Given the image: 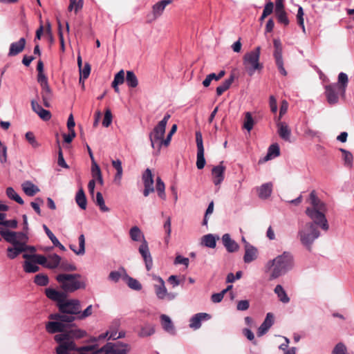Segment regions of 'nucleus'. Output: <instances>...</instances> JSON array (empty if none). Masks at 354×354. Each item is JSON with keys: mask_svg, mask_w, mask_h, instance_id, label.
<instances>
[{"mask_svg": "<svg viewBox=\"0 0 354 354\" xmlns=\"http://www.w3.org/2000/svg\"><path fill=\"white\" fill-rule=\"evenodd\" d=\"M272 192V183H267L258 188V196L261 199H266L271 195Z\"/></svg>", "mask_w": 354, "mask_h": 354, "instance_id": "obj_30", "label": "nucleus"}, {"mask_svg": "<svg viewBox=\"0 0 354 354\" xmlns=\"http://www.w3.org/2000/svg\"><path fill=\"white\" fill-rule=\"evenodd\" d=\"M22 52V37L18 41L12 43L10 46L8 56L12 57Z\"/></svg>", "mask_w": 354, "mask_h": 354, "instance_id": "obj_42", "label": "nucleus"}, {"mask_svg": "<svg viewBox=\"0 0 354 354\" xmlns=\"http://www.w3.org/2000/svg\"><path fill=\"white\" fill-rule=\"evenodd\" d=\"M79 274H59L56 280L65 292H73L77 290L84 288L85 283L80 280Z\"/></svg>", "mask_w": 354, "mask_h": 354, "instance_id": "obj_4", "label": "nucleus"}, {"mask_svg": "<svg viewBox=\"0 0 354 354\" xmlns=\"http://www.w3.org/2000/svg\"><path fill=\"white\" fill-rule=\"evenodd\" d=\"M129 348L127 345L107 343L97 350V354H127Z\"/></svg>", "mask_w": 354, "mask_h": 354, "instance_id": "obj_9", "label": "nucleus"}, {"mask_svg": "<svg viewBox=\"0 0 354 354\" xmlns=\"http://www.w3.org/2000/svg\"><path fill=\"white\" fill-rule=\"evenodd\" d=\"M49 319L60 321L62 323H71L75 319V315L66 313H55L49 316Z\"/></svg>", "mask_w": 354, "mask_h": 354, "instance_id": "obj_27", "label": "nucleus"}, {"mask_svg": "<svg viewBox=\"0 0 354 354\" xmlns=\"http://www.w3.org/2000/svg\"><path fill=\"white\" fill-rule=\"evenodd\" d=\"M274 291L277 295L279 299L281 302L287 304L290 301V298L288 297L283 288L281 285H277L276 287L274 288Z\"/></svg>", "mask_w": 354, "mask_h": 354, "instance_id": "obj_44", "label": "nucleus"}, {"mask_svg": "<svg viewBox=\"0 0 354 354\" xmlns=\"http://www.w3.org/2000/svg\"><path fill=\"white\" fill-rule=\"evenodd\" d=\"M171 115L167 113L163 119L160 121L158 124L153 128V131L149 133V140L151 141V147L153 149L157 148L160 151L162 144L161 140H163L165 133V129L169 119Z\"/></svg>", "mask_w": 354, "mask_h": 354, "instance_id": "obj_5", "label": "nucleus"}, {"mask_svg": "<svg viewBox=\"0 0 354 354\" xmlns=\"http://www.w3.org/2000/svg\"><path fill=\"white\" fill-rule=\"evenodd\" d=\"M160 322L162 328L169 334L174 335L175 334V328L174 326L169 318V316L166 315H161L160 317Z\"/></svg>", "mask_w": 354, "mask_h": 354, "instance_id": "obj_26", "label": "nucleus"}, {"mask_svg": "<svg viewBox=\"0 0 354 354\" xmlns=\"http://www.w3.org/2000/svg\"><path fill=\"white\" fill-rule=\"evenodd\" d=\"M66 325L60 321L49 322L46 325V329L48 333L53 334L56 333H62L65 330Z\"/></svg>", "mask_w": 354, "mask_h": 354, "instance_id": "obj_23", "label": "nucleus"}, {"mask_svg": "<svg viewBox=\"0 0 354 354\" xmlns=\"http://www.w3.org/2000/svg\"><path fill=\"white\" fill-rule=\"evenodd\" d=\"M325 94L330 104L337 103L339 95H341L339 84H329L325 87Z\"/></svg>", "mask_w": 354, "mask_h": 354, "instance_id": "obj_13", "label": "nucleus"}, {"mask_svg": "<svg viewBox=\"0 0 354 354\" xmlns=\"http://www.w3.org/2000/svg\"><path fill=\"white\" fill-rule=\"evenodd\" d=\"M47 259L46 268L55 269L59 266L61 261V257L59 255L56 254H49L47 256Z\"/></svg>", "mask_w": 354, "mask_h": 354, "instance_id": "obj_33", "label": "nucleus"}, {"mask_svg": "<svg viewBox=\"0 0 354 354\" xmlns=\"http://www.w3.org/2000/svg\"><path fill=\"white\" fill-rule=\"evenodd\" d=\"M54 339L59 344L56 348L57 354H69L71 351L77 350L75 342L71 339H67L66 335L60 333L56 335Z\"/></svg>", "mask_w": 354, "mask_h": 354, "instance_id": "obj_7", "label": "nucleus"}, {"mask_svg": "<svg viewBox=\"0 0 354 354\" xmlns=\"http://www.w3.org/2000/svg\"><path fill=\"white\" fill-rule=\"evenodd\" d=\"M91 73V66L88 63H86L84 68H81L80 69V82H81L82 80L87 79Z\"/></svg>", "mask_w": 354, "mask_h": 354, "instance_id": "obj_59", "label": "nucleus"}, {"mask_svg": "<svg viewBox=\"0 0 354 354\" xmlns=\"http://www.w3.org/2000/svg\"><path fill=\"white\" fill-rule=\"evenodd\" d=\"M339 151L342 153V158L344 161V165L351 167L353 159L352 153L344 149H339Z\"/></svg>", "mask_w": 354, "mask_h": 354, "instance_id": "obj_53", "label": "nucleus"}, {"mask_svg": "<svg viewBox=\"0 0 354 354\" xmlns=\"http://www.w3.org/2000/svg\"><path fill=\"white\" fill-rule=\"evenodd\" d=\"M156 189L158 192V196L160 198L165 200V198H166V194H165V185L160 177H158L156 178Z\"/></svg>", "mask_w": 354, "mask_h": 354, "instance_id": "obj_47", "label": "nucleus"}, {"mask_svg": "<svg viewBox=\"0 0 354 354\" xmlns=\"http://www.w3.org/2000/svg\"><path fill=\"white\" fill-rule=\"evenodd\" d=\"M46 297L55 301L57 302V306L62 304L66 299V295L65 292H60L53 288H46L45 290Z\"/></svg>", "mask_w": 354, "mask_h": 354, "instance_id": "obj_17", "label": "nucleus"}, {"mask_svg": "<svg viewBox=\"0 0 354 354\" xmlns=\"http://www.w3.org/2000/svg\"><path fill=\"white\" fill-rule=\"evenodd\" d=\"M176 131H177V125L174 124L171 127V130L169 132L167 138L165 139L163 138V140H161L162 146L168 147L169 145L171 140V137L176 132Z\"/></svg>", "mask_w": 354, "mask_h": 354, "instance_id": "obj_57", "label": "nucleus"}, {"mask_svg": "<svg viewBox=\"0 0 354 354\" xmlns=\"http://www.w3.org/2000/svg\"><path fill=\"white\" fill-rule=\"evenodd\" d=\"M348 82V79L347 75L344 73H340L338 75V83L336 84H339L342 96L345 95L346 88L347 86Z\"/></svg>", "mask_w": 354, "mask_h": 354, "instance_id": "obj_40", "label": "nucleus"}, {"mask_svg": "<svg viewBox=\"0 0 354 354\" xmlns=\"http://www.w3.org/2000/svg\"><path fill=\"white\" fill-rule=\"evenodd\" d=\"M304 10L302 7L299 6L297 14V20L298 25L302 28L304 32H305L304 20Z\"/></svg>", "mask_w": 354, "mask_h": 354, "instance_id": "obj_60", "label": "nucleus"}, {"mask_svg": "<svg viewBox=\"0 0 354 354\" xmlns=\"http://www.w3.org/2000/svg\"><path fill=\"white\" fill-rule=\"evenodd\" d=\"M62 335H66L67 339L73 341L74 339H80L86 336V333L84 330L80 329H71L68 331H66L62 333Z\"/></svg>", "mask_w": 354, "mask_h": 354, "instance_id": "obj_36", "label": "nucleus"}, {"mask_svg": "<svg viewBox=\"0 0 354 354\" xmlns=\"http://www.w3.org/2000/svg\"><path fill=\"white\" fill-rule=\"evenodd\" d=\"M294 266V258L290 252H284L274 259L270 260L265 266L266 272L270 273V280L285 274Z\"/></svg>", "mask_w": 354, "mask_h": 354, "instance_id": "obj_1", "label": "nucleus"}, {"mask_svg": "<svg viewBox=\"0 0 354 354\" xmlns=\"http://www.w3.org/2000/svg\"><path fill=\"white\" fill-rule=\"evenodd\" d=\"M332 354H348L346 346L342 343H338L333 350Z\"/></svg>", "mask_w": 354, "mask_h": 354, "instance_id": "obj_64", "label": "nucleus"}, {"mask_svg": "<svg viewBox=\"0 0 354 354\" xmlns=\"http://www.w3.org/2000/svg\"><path fill=\"white\" fill-rule=\"evenodd\" d=\"M163 227H164V229L165 230V232L167 234V236L165 238V242L166 243V244H168V243L169 241L171 232V218L170 217H168L167 218V221L165 222V223L163 225Z\"/></svg>", "mask_w": 354, "mask_h": 354, "instance_id": "obj_61", "label": "nucleus"}, {"mask_svg": "<svg viewBox=\"0 0 354 354\" xmlns=\"http://www.w3.org/2000/svg\"><path fill=\"white\" fill-rule=\"evenodd\" d=\"M39 187L31 183L26 181L24 183V192L28 196H33L39 192Z\"/></svg>", "mask_w": 354, "mask_h": 354, "instance_id": "obj_34", "label": "nucleus"}, {"mask_svg": "<svg viewBox=\"0 0 354 354\" xmlns=\"http://www.w3.org/2000/svg\"><path fill=\"white\" fill-rule=\"evenodd\" d=\"M196 142L197 146V160L196 167L198 169L204 168L205 160L204 158V147L203 142V136L200 131L196 132Z\"/></svg>", "mask_w": 354, "mask_h": 354, "instance_id": "obj_11", "label": "nucleus"}, {"mask_svg": "<svg viewBox=\"0 0 354 354\" xmlns=\"http://www.w3.org/2000/svg\"><path fill=\"white\" fill-rule=\"evenodd\" d=\"M225 170V167L223 165V162L213 167L212 170V180L216 186L219 185L224 180Z\"/></svg>", "mask_w": 354, "mask_h": 354, "instance_id": "obj_16", "label": "nucleus"}, {"mask_svg": "<svg viewBox=\"0 0 354 354\" xmlns=\"http://www.w3.org/2000/svg\"><path fill=\"white\" fill-rule=\"evenodd\" d=\"M59 267V269L63 271H75L77 270L76 266L73 263L68 262L67 260L61 259Z\"/></svg>", "mask_w": 354, "mask_h": 354, "instance_id": "obj_56", "label": "nucleus"}, {"mask_svg": "<svg viewBox=\"0 0 354 354\" xmlns=\"http://www.w3.org/2000/svg\"><path fill=\"white\" fill-rule=\"evenodd\" d=\"M211 315L206 313H199L194 315L189 321V327L194 330L198 329L201 326V322L209 320Z\"/></svg>", "mask_w": 354, "mask_h": 354, "instance_id": "obj_18", "label": "nucleus"}, {"mask_svg": "<svg viewBox=\"0 0 354 354\" xmlns=\"http://www.w3.org/2000/svg\"><path fill=\"white\" fill-rule=\"evenodd\" d=\"M79 249L76 250L74 245H70V249L77 255H83L85 253V237L84 234L80 235L78 238Z\"/></svg>", "mask_w": 354, "mask_h": 354, "instance_id": "obj_41", "label": "nucleus"}, {"mask_svg": "<svg viewBox=\"0 0 354 354\" xmlns=\"http://www.w3.org/2000/svg\"><path fill=\"white\" fill-rule=\"evenodd\" d=\"M277 126L278 127V133L281 138L290 142L291 131L286 122L277 120Z\"/></svg>", "mask_w": 354, "mask_h": 354, "instance_id": "obj_22", "label": "nucleus"}, {"mask_svg": "<svg viewBox=\"0 0 354 354\" xmlns=\"http://www.w3.org/2000/svg\"><path fill=\"white\" fill-rule=\"evenodd\" d=\"M222 241L226 250L229 252H234L238 250L239 245L232 240L229 234H225L222 236Z\"/></svg>", "mask_w": 354, "mask_h": 354, "instance_id": "obj_24", "label": "nucleus"}, {"mask_svg": "<svg viewBox=\"0 0 354 354\" xmlns=\"http://www.w3.org/2000/svg\"><path fill=\"white\" fill-rule=\"evenodd\" d=\"M274 323V316L271 313L266 315V319L258 328L257 335L262 336L269 330Z\"/></svg>", "mask_w": 354, "mask_h": 354, "instance_id": "obj_20", "label": "nucleus"}, {"mask_svg": "<svg viewBox=\"0 0 354 354\" xmlns=\"http://www.w3.org/2000/svg\"><path fill=\"white\" fill-rule=\"evenodd\" d=\"M34 282L40 286H46L48 284V277L44 274H38L35 276Z\"/></svg>", "mask_w": 354, "mask_h": 354, "instance_id": "obj_52", "label": "nucleus"}, {"mask_svg": "<svg viewBox=\"0 0 354 354\" xmlns=\"http://www.w3.org/2000/svg\"><path fill=\"white\" fill-rule=\"evenodd\" d=\"M0 234L7 242L11 243V245L15 244L16 243H21V241L17 240V236L22 234L21 232L10 231L6 228L0 227Z\"/></svg>", "mask_w": 354, "mask_h": 354, "instance_id": "obj_19", "label": "nucleus"}, {"mask_svg": "<svg viewBox=\"0 0 354 354\" xmlns=\"http://www.w3.org/2000/svg\"><path fill=\"white\" fill-rule=\"evenodd\" d=\"M24 259L31 260L33 263H36L44 267H46V263L48 260L47 257L41 254H32L28 256L24 254Z\"/></svg>", "mask_w": 354, "mask_h": 354, "instance_id": "obj_38", "label": "nucleus"}, {"mask_svg": "<svg viewBox=\"0 0 354 354\" xmlns=\"http://www.w3.org/2000/svg\"><path fill=\"white\" fill-rule=\"evenodd\" d=\"M261 47L257 46L254 50L246 53L243 57V64L245 71L250 76H252L255 71L261 70L263 68L259 63Z\"/></svg>", "mask_w": 354, "mask_h": 354, "instance_id": "obj_6", "label": "nucleus"}, {"mask_svg": "<svg viewBox=\"0 0 354 354\" xmlns=\"http://www.w3.org/2000/svg\"><path fill=\"white\" fill-rule=\"evenodd\" d=\"M41 95L43 100L44 105L46 107H50V101L53 97V93L49 85L41 86Z\"/></svg>", "mask_w": 354, "mask_h": 354, "instance_id": "obj_31", "label": "nucleus"}, {"mask_svg": "<svg viewBox=\"0 0 354 354\" xmlns=\"http://www.w3.org/2000/svg\"><path fill=\"white\" fill-rule=\"evenodd\" d=\"M129 235L131 239L134 241H139L141 240V238H142V240L145 239L140 229L137 226H133L131 228Z\"/></svg>", "mask_w": 354, "mask_h": 354, "instance_id": "obj_46", "label": "nucleus"}, {"mask_svg": "<svg viewBox=\"0 0 354 354\" xmlns=\"http://www.w3.org/2000/svg\"><path fill=\"white\" fill-rule=\"evenodd\" d=\"M124 70H120L118 73L115 75L114 80L112 82L111 86L116 93H119L118 85L122 84L124 82Z\"/></svg>", "mask_w": 354, "mask_h": 354, "instance_id": "obj_37", "label": "nucleus"}, {"mask_svg": "<svg viewBox=\"0 0 354 354\" xmlns=\"http://www.w3.org/2000/svg\"><path fill=\"white\" fill-rule=\"evenodd\" d=\"M112 166L113 168L116 170V174L114 177V182L120 185L121 183V179L122 177L123 174V169L122 167V162L119 160H113L112 162Z\"/></svg>", "mask_w": 354, "mask_h": 354, "instance_id": "obj_29", "label": "nucleus"}, {"mask_svg": "<svg viewBox=\"0 0 354 354\" xmlns=\"http://www.w3.org/2000/svg\"><path fill=\"white\" fill-rule=\"evenodd\" d=\"M6 195L7 196L19 204H22V198L14 190V189L11 187H9L6 189Z\"/></svg>", "mask_w": 354, "mask_h": 354, "instance_id": "obj_50", "label": "nucleus"}, {"mask_svg": "<svg viewBox=\"0 0 354 354\" xmlns=\"http://www.w3.org/2000/svg\"><path fill=\"white\" fill-rule=\"evenodd\" d=\"M254 124V121L251 113L246 112L245 113V118L243 127L250 132L253 129Z\"/></svg>", "mask_w": 354, "mask_h": 354, "instance_id": "obj_48", "label": "nucleus"}, {"mask_svg": "<svg viewBox=\"0 0 354 354\" xmlns=\"http://www.w3.org/2000/svg\"><path fill=\"white\" fill-rule=\"evenodd\" d=\"M275 15L277 18L279 23L282 24L284 26H288L289 24L290 21L287 17V13L285 10L275 11Z\"/></svg>", "mask_w": 354, "mask_h": 354, "instance_id": "obj_54", "label": "nucleus"}, {"mask_svg": "<svg viewBox=\"0 0 354 354\" xmlns=\"http://www.w3.org/2000/svg\"><path fill=\"white\" fill-rule=\"evenodd\" d=\"M127 284L129 287L133 290H140L142 288V285L136 279L129 277L127 279Z\"/></svg>", "mask_w": 354, "mask_h": 354, "instance_id": "obj_62", "label": "nucleus"}, {"mask_svg": "<svg viewBox=\"0 0 354 354\" xmlns=\"http://www.w3.org/2000/svg\"><path fill=\"white\" fill-rule=\"evenodd\" d=\"M310 201L312 207H307L306 214L309 218L319 224V227L324 231H328L329 225L325 216L326 211V205L317 196L315 191L310 194Z\"/></svg>", "mask_w": 354, "mask_h": 354, "instance_id": "obj_2", "label": "nucleus"}, {"mask_svg": "<svg viewBox=\"0 0 354 354\" xmlns=\"http://www.w3.org/2000/svg\"><path fill=\"white\" fill-rule=\"evenodd\" d=\"M155 333V327L153 324L146 323L140 328L138 335L141 337L151 336Z\"/></svg>", "mask_w": 354, "mask_h": 354, "instance_id": "obj_39", "label": "nucleus"}, {"mask_svg": "<svg viewBox=\"0 0 354 354\" xmlns=\"http://www.w3.org/2000/svg\"><path fill=\"white\" fill-rule=\"evenodd\" d=\"M95 204L97 206H99L100 209L102 212H109V208L106 206L103 196L101 192H98L96 194Z\"/></svg>", "mask_w": 354, "mask_h": 354, "instance_id": "obj_51", "label": "nucleus"}, {"mask_svg": "<svg viewBox=\"0 0 354 354\" xmlns=\"http://www.w3.org/2000/svg\"><path fill=\"white\" fill-rule=\"evenodd\" d=\"M142 180L144 183L143 194L148 196L150 193L154 192L153 187V176L151 169H147L142 174Z\"/></svg>", "mask_w": 354, "mask_h": 354, "instance_id": "obj_14", "label": "nucleus"}, {"mask_svg": "<svg viewBox=\"0 0 354 354\" xmlns=\"http://www.w3.org/2000/svg\"><path fill=\"white\" fill-rule=\"evenodd\" d=\"M273 44L274 47V57L275 59L277 66L280 73L283 76H286L287 75V72L283 67V62L282 57V44L280 40L278 39H274Z\"/></svg>", "mask_w": 354, "mask_h": 354, "instance_id": "obj_10", "label": "nucleus"}, {"mask_svg": "<svg viewBox=\"0 0 354 354\" xmlns=\"http://www.w3.org/2000/svg\"><path fill=\"white\" fill-rule=\"evenodd\" d=\"M126 82L128 86L136 88L138 84V80L135 73L131 71H127Z\"/></svg>", "mask_w": 354, "mask_h": 354, "instance_id": "obj_45", "label": "nucleus"}, {"mask_svg": "<svg viewBox=\"0 0 354 354\" xmlns=\"http://www.w3.org/2000/svg\"><path fill=\"white\" fill-rule=\"evenodd\" d=\"M319 224L312 221L306 223L298 231L297 237L299 239L301 243L308 250H312V246L319 236L320 232L318 230Z\"/></svg>", "mask_w": 354, "mask_h": 354, "instance_id": "obj_3", "label": "nucleus"}, {"mask_svg": "<svg viewBox=\"0 0 354 354\" xmlns=\"http://www.w3.org/2000/svg\"><path fill=\"white\" fill-rule=\"evenodd\" d=\"M218 239V236L216 237L212 234H208L201 238V244L209 248H214L216 245V240Z\"/></svg>", "mask_w": 354, "mask_h": 354, "instance_id": "obj_32", "label": "nucleus"}, {"mask_svg": "<svg viewBox=\"0 0 354 354\" xmlns=\"http://www.w3.org/2000/svg\"><path fill=\"white\" fill-rule=\"evenodd\" d=\"M24 270L26 272L33 273L36 272L39 270L36 263H33L31 260L28 259L24 263Z\"/></svg>", "mask_w": 354, "mask_h": 354, "instance_id": "obj_55", "label": "nucleus"}, {"mask_svg": "<svg viewBox=\"0 0 354 354\" xmlns=\"http://www.w3.org/2000/svg\"><path fill=\"white\" fill-rule=\"evenodd\" d=\"M59 310L62 313L71 314L77 315L80 313L81 305L77 299H65L62 304H59Z\"/></svg>", "mask_w": 354, "mask_h": 354, "instance_id": "obj_8", "label": "nucleus"}, {"mask_svg": "<svg viewBox=\"0 0 354 354\" xmlns=\"http://www.w3.org/2000/svg\"><path fill=\"white\" fill-rule=\"evenodd\" d=\"M22 253V242L12 244L7 248V256L10 259H14Z\"/></svg>", "mask_w": 354, "mask_h": 354, "instance_id": "obj_28", "label": "nucleus"}, {"mask_svg": "<svg viewBox=\"0 0 354 354\" xmlns=\"http://www.w3.org/2000/svg\"><path fill=\"white\" fill-rule=\"evenodd\" d=\"M75 201L81 209H85L86 208L87 200L82 189H80L77 192L75 196Z\"/></svg>", "mask_w": 354, "mask_h": 354, "instance_id": "obj_43", "label": "nucleus"}, {"mask_svg": "<svg viewBox=\"0 0 354 354\" xmlns=\"http://www.w3.org/2000/svg\"><path fill=\"white\" fill-rule=\"evenodd\" d=\"M82 0H70L68 10L72 11L74 10L75 12L77 13L82 8Z\"/></svg>", "mask_w": 354, "mask_h": 354, "instance_id": "obj_58", "label": "nucleus"}, {"mask_svg": "<svg viewBox=\"0 0 354 354\" xmlns=\"http://www.w3.org/2000/svg\"><path fill=\"white\" fill-rule=\"evenodd\" d=\"M279 154L280 149L279 145L277 144H273L270 145V147L268 148V151L266 156L265 157V160H270L272 158V156L277 157L279 156Z\"/></svg>", "mask_w": 354, "mask_h": 354, "instance_id": "obj_49", "label": "nucleus"}, {"mask_svg": "<svg viewBox=\"0 0 354 354\" xmlns=\"http://www.w3.org/2000/svg\"><path fill=\"white\" fill-rule=\"evenodd\" d=\"M155 279L159 283L158 284L154 285V290H155L156 295V296H157V297L158 299H165V294L167 292V288H165V281L160 277H157Z\"/></svg>", "mask_w": 354, "mask_h": 354, "instance_id": "obj_25", "label": "nucleus"}, {"mask_svg": "<svg viewBox=\"0 0 354 354\" xmlns=\"http://www.w3.org/2000/svg\"><path fill=\"white\" fill-rule=\"evenodd\" d=\"M139 252L142 257L147 270H149L152 267V258L149 252L147 241L144 239L142 240V244L139 247Z\"/></svg>", "mask_w": 354, "mask_h": 354, "instance_id": "obj_15", "label": "nucleus"}, {"mask_svg": "<svg viewBox=\"0 0 354 354\" xmlns=\"http://www.w3.org/2000/svg\"><path fill=\"white\" fill-rule=\"evenodd\" d=\"M234 80V75L232 74L229 78L225 80L221 85L216 88V94L218 96L221 95L230 87Z\"/></svg>", "mask_w": 354, "mask_h": 354, "instance_id": "obj_35", "label": "nucleus"}, {"mask_svg": "<svg viewBox=\"0 0 354 354\" xmlns=\"http://www.w3.org/2000/svg\"><path fill=\"white\" fill-rule=\"evenodd\" d=\"M112 113L109 109H107L104 113V117L102 121V125L105 127H108L112 122Z\"/></svg>", "mask_w": 354, "mask_h": 354, "instance_id": "obj_63", "label": "nucleus"}, {"mask_svg": "<svg viewBox=\"0 0 354 354\" xmlns=\"http://www.w3.org/2000/svg\"><path fill=\"white\" fill-rule=\"evenodd\" d=\"M257 257V250L249 243H246L245 245V254L243 260L245 263H250L255 260Z\"/></svg>", "mask_w": 354, "mask_h": 354, "instance_id": "obj_21", "label": "nucleus"}, {"mask_svg": "<svg viewBox=\"0 0 354 354\" xmlns=\"http://www.w3.org/2000/svg\"><path fill=\"white\" fill-rule=\"evenodd\" d=\"M172 2L173 0H162L154 4L152 7V15L147 16V21L151 22L156 20L162 14L165 7Z\"/></svg>", "mask_w": 354, "mask_h": 354, "instance_id": "obj_12", "label": "nucleus"}]
</instances>
